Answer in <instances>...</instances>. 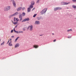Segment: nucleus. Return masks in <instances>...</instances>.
Here are the masks:
<instances>
[{
  "label": "nucleus",
  "instance_id": "f257e3e1",
  "mask_svg": "<svg viewBox=\"0 0 76 76\" xmlns=\"http://www.w3.org/2000/svg\"><path fill=\"white\" fill-rule=\"evenodd\" d=\"M10 9V6H7L4 7V11H7Z\"/></svg>",
  "mask_w": 76,
  "mask_h": 76
},
{
  "label": "nucleus",
  "instance_id": "f03ea898",
  "mask_svg": "<svg viewBox=\"0 0 76 76\" xmlns=\"http://www.w3.org/2000/svg\"><path fill=\"white\" fill-rule=\"evenodd\" d=\"M47 8H45L43 10H42V12H40L41 14V15H42L45 13L47 11Z\"/></svg>",
  "mask_w": 76,
  "mask_h": 76
},
{
  "label": "nucleus",
  "instance_id": "7ed1b4c3",
  "mask_svg": "<svg viewBox=\"0 0 76 76\" xmlns=\"http://www.w3.org/2000/svg\"><path fill=\"white\" fill-rule=\"evenodd\" d=\"M30 20V19L29 18H25L22 21V22H25L26 21H28Z\"/></svg>",
  "mask_w": 76,
  "mask_h": 76
},
{
  "label": "nucleus",
  "instance_id": "20e7f679",
  "mask_svg": "<svg viewBox=\"0 0 76 76\" xmlns=\"http://www.w3.org/2000/svg\"><path fill=\"white\" fill-rule=\"evenodd\" d=\"M18 14V12H16L14 14H13L12 15H11L9 17H10V18H11L13 16L16 15H17Z\"/></svg>",
  "mask_w": 76,
  "mask_h": 76
},
{
  "label": "nucleus",
  "instance_id": "39448f33",
  "mask_svg": "<svg viewBox=\"0 0 76 76\" xmlns=\"http://www.w3.org/2000/svg\"><path fill=\"white\" fill-rule=\"evenodd\" d=\"M29 29L30 31H32L33 30V26L32 25H31V26H28V29Z\"/></svg>",
  "mask_w": 76,
  "mask_h": 76
},
{
  "label": "nucleus",
  "instance_id": "423d86ee",
  "mask_svg": "<svg viewBox=\"0 0 76 76\" xmlns=\"http://www.w3.org/2000/svg\"><path fill=\"white\" fill-rule=\"evenodd\" d=\"M69 3H70L69 2H68V3H67L66 2H62L61 3V4L62 5H66L68 4Z\"/></svg>",
  "mask_w": 76,
  "mask_h": 76
},
{
  "label": "nucleus",
  "instance_id": "0eeeda50",
  "mask_svg": "<svg viewBox=\"0 0 76 76\" xmlns=\"http://www.w3.org/2000/svg\"><path fill=\"white\" fill-rule=\"evenodd\" d=\"M61 8L59 7H56L55 8L54 10L55 11H57L58 10H61Z\"/></svg>",
  "mask_w": 76,
  "mask_h": 76
},
{
  "label": "nucleus",
  "instance_id": "6e6552de",
  "mask_svg": "<svg viewBox=\"0 0 76 76\" xmlns=\"http://www.w3.org/2000/svg\"><path fill=\"white\" fill-rule=\"evenodd\" d=\"M13 4L14 7H16V4L14 0H13Z\"/></svg>",
  "mask_w": 76,
  "mask_h": 76
},
{
  "label": "nucleus",
  "instance_id": "1a4fd4ad",
  "mask_svg": "<svg viewBox=\"0 0 76 76\" xmlns=\"http://www.w3.org/2000/svg\"><path fill=\"white\" fill-rule=\"evenodd\" d=\"M39 45H34V47L35 48H38Z\"/></svg>",
  "mask_w": 76,
  "mask_h": 76
},
{
  "label": "nucleus",
  "instance_id": "9d476101",
  "mask_svg": "<svg viewBox=\"0 0 76 76\" xmlns=\"http://www.w3.org/2000/svg\"><path fill=\"white\" fill-rule=\"evenodd\" d=\"M35 24H40V22L39 21H36Z\"/></svg>",
  "mask_w": 76,
  "mask_h": 76
},
{
  "label": "nucleus",
  "instance_id": "9b49d317",
  "mask_svg": "<svg viewBox=\"0 0 76 76\" xmlns=\"http://www.w3.org/2000/svg\"><path fill=\"white\" fill-rule=\"evenodd\" d=\"M19 46V44L18 43L15 46V48H16L18 47Z\"/></svg>",
  "mask_w": 76,
  "mask_h": 76
},
{
  "label": "nucleus",
  "instance_id": "f8f14e48",
  "mask_svg": "<svg viewBox=\"0 0 76 76\" xmlns=\"http://www.w3.org/2000/svg\"><path fill=\"white\" fill-rule=\"evenodd\" d=\"M21 9H22V8H21V7H20L18 8V9H17V10L18 11H19L21 10Z\"/></svg>",
  "mask_w": 76,
  "mask_h": 76
},
{
  "label": "nucleus",
  "instance_id": "ddd939ff",
  "mask_svg": "<svg viewBox=\"0 0 76 76\" xmlns=\"http://www.w3.org/2000/svg\"><path fill=\"white\" fill-rule=\"evenodd\" d=\"M33 6L32 5V4H31L29 8H31V9H32V8H33Z\"/></svg>",
  "mask_w": 76,
  "mask_h": 76
},
{
  "label": "nucleus",
  "instance_id": "4468645a",
  "mask_svg": "<svg viewBox=\"0 0 76 76\" xmlns=\"http://www.w3.org/2000/svg\"><path fill=\"white\" fill-rule=\"evenodd\" d=\"M9 45L10 46H12V42L11 41L9 44Z\"/></svg>",
  "mask_w": 76,
  "mask_h": 76
},
{
  "label": "nucleus",
  "instance_id": "2eb2a0df",
  "mask_svg": "<svg viewBox=\"0 0 76 76\" xmlns=\"http://www.w3.org/2000/svg\"><path fill=\"white\" fill-rule=\"evenodd\" d=\"M31 10L30 8H29V7L28 8V12H30Z\"/></svg>",
  "mask_w": 76,
  "mask_h": 76
},
{
  "label": "nucleus",
  "instance_id": "dca6fc26",
  "mask_svg": "<svg viewBox=\"0 0 76 76\" xmlns=\"http://www.w3.org/2000/svg\"><path fill=\"white\" fill-rule=\"evenodd\" d=\"M19 18H22V15L21 14H20L19 15Z\"/></svg>",
  "mask_w": 76,
  "mask_h": 76
},
{
  "label": "nucleus",
  "instance_id": "f3484780",
  "mask_svg": "<svg viewBox=\"0 0 76 76\" xmlns=\"http://www.w3.org/2000/svg\"><path fill=\"white\" fill-rule=\"evenodd\" d=\"M31 4L32 5H34V1H32Z\"/></svg>",
  "mask_w": 76,
  "mask_h": 76
},
{
  "label": "nucleus",
  "instance_id": "a211bd4d",
  "mask_svg": "<svg viewBox=\"0 0 76 76\" xmlns=\"http://www.w3.org/2000/svg\"><path fill=\"white\" fill-rule=\"evenodd\" d=\"M25 15H26V14H25V12H23V13L22 14V15L23 17L25 16Z\"/></svg>",
  "mask_w": 76,
  "mask_h": 76
},
{
  "label": "nucleus",
  "instance_id": "6ab92c4d",
  "mask_svg": "<svg viewBox=\"0 0 76 76\" xmlns=\"http://www.w3.org/2000/svg\"><path fill=\"white\" fill-rule=\"evenodd\" d=\"M14 31L17 34H18V31H16L15 30V28H14Z\"/></svg>",
  "mask_w": 76,
  "mask_h": 76
},
{
  "label": "nucleus",
  "instance_id": "aec40b11",
  "mask_svg": "<svg viewBox=\"0 0 76 76\" xmlns=\"http://www.w3.org/2000/svg\"><path fill=\"white\" fill-rule=\"evenodd\" d=\"M19 38V37H18L16 38V39L15 40V42H16V41L18 40V39Z\"/></svg>",
  "mask_w": 76,
  "mask_h": 76
},
{
  "label": "nucleus",
  "instance_id": "412c9836",
  "mask_svg": "<svg viewBox=\"0 0 76 76\" xmlns=\"http://www.w3.org/2000/svg\"><path fill=\"white\" fill-rule=\"evenodd\" d=\"M18 23L17 22H13V23L14 25H16Z\"/></svg>",
  "mask_w": 76,
  "mask_h": 76
},
{
  "label": "nucleus",
  "instance_id": "4be33fe9",
  "mask_svg": "<svg viewBox=\"0 0 76 76\" xmlns=\"http://www.w3.org/2000/svg\"><path fill=\"white\" fill-rule=\"evenodd\" d=\"M72 7L74 8H76V6L75 5H72Z\"/></svg>",
  "mask_w": 76,
  "mask_h": 76
},
{
  "label": "nucleus",
  "instance_id": "5701e85b",
  "mask_svg": "<svg viewBox=\"0 0 76 76\" xmlns=\"http://www.w3.org/2000/svg\"><path fill=\"white\" fill-rule=\"evenodd\" d=\"M72 31V30L71 29L67 30V31L68 32H69L70 31Z\"/></svg>",
  "mask_w": 76,
  "mask_h": 76
},
{
  "label": "nucleus",
  "instance_id": "b1692460",
  "mask_svg": "<svg viewBox=\"0 0 76 76\" xmlns=\"http://www.w3.org/2000/svg\"><path fill=\"white\" fill-rule=\"evenodd\" d=\"M19 18L20 21H21L23 20L22 18Z\"/></svg>",
  "mask_w": 76,
  "mask_h": 76
},
{
  "label": "nucleus",
  "instance_id": "393cba45",
  "mask_svg": "<svg viewBox=\"0 0 76 76\" xmlns=\"http://www.w3.org/2000/svg\"><path fill=\"white\" fill-rule=\"evenodd\" d=\"M4 42H3V43H2L1 44V45H4Z\"/></svg>",
  "mask_w": 76,
  "mask_h": 76
},
{
  "label": "nucleus",
  "instance_id": "a878e982",
  "mask_svg": "<svg viewBox=\"0 0 76 76\" xmlns=\"http://www.w3.org/2000/svg\"><path fill=\"white\" fill-rule=\"evenodd\" d=\"M16 20L17 21V22H18V21H19V19H18V18H16Z\"/></svg>",
  "mask_w": 76,
  "mask_h": 76
},
{
  "label": "nucleus",
  "instance_id": "bb28decb",
  "mask_svg": "<svg viewBox=\"0 0 76 76\" xmlns=\"http://www.w3.org/2000/svg\"><path fill=\"white\" fill-rule=\"evenodd\" d=\"M23 33V32L22 31H19V32L18 31V33Z\"/></svg>",
  "mask_w": 76,
  "mask_h": 76
},
{
  "label": "nucleus",
  "instance_id": "cd10ccee",
  "mask_svg": "<svg viewBox=\"0 0 76 76\" xmlns=\"http://www.w3.org/2000/svg\"><path fill=\"white\" fill-rule=\"evenodd\" d=\"M37 14H35L33 16V17H35L37 15Z\"/></svg>",
  "mask_w": 76,
  "mask_h": 76
},
{
  "label": "nucleus",
  "instance_id": "c85d7f7f",
  "mask_svg": "<svg viewBox=\"0 0 76 76\" xmlns=\"http://www.w3.org/2000/svg\"><path fill=\"white\" fill-rule=\"evenodd\" d=\"M37 19L38 20H40L41 19V18H39V17H38L37 18Z\"/></svg>",
  "mask_w": 76,
  "mask_h": 76
},
{
  "label": "nucleus",
  "instance_id": "c756f323",
  "mask_svg": "<svg viewBox=\"0 0 76 76\" xmlns=\"http://www.w3.org/2000/svg\"><path fill=\"white\" fill-rule=\"evenodd\" d=\"M23 30L24 31H25L26 30V28H23Z\"/></svg>",
  "mask_w": 76,
  "mask_h": 76
},
{
  "label": "nucleus",
  "instance_id": "7c9ffc66",
  "mask_svg": "<svg viewBox=\"0 0 76 76\" xmlns=\"http://www.w3.org/2000/svg\"><path fill=\"white\" fill-rule=\"evenodd\" d=\"M16 20V18H14V21L15 22Z\"/></svg>",
  "mask_w": 76,
  "mask_h": 76
},
{
  "label": "nucleus",
  "instance_id": "2f4dec72",
  "mask_svg": "<svg viewBox=\"0 0 76 76\" xmlns=\"http://www.w3.org/2000/svg\"><path fill=\"white\" fill-rule=\"evenodd\" d=\"M72 1L74 2H76V0H72Z\"/></svg>",
  "mask_w": 76,
  "mask_h": 76
},
{
  "label": "nucleus",
  "instance_id": "473e14b6",
  "mask_svg": "<svg viewBox=\"0 0 76 76\" xmlns=\"http://www.w3.org/2000/svg\"><path fill=\"white\" fill-rule=\"evenodd\" d=\"M25 8L24 7L22 8V10H24L25 9Z\"/></svg>",
  "mask_w": 76,
  "mask_h": 76
},
{
  "label": "nucleus",
  "instance_id": "72a5a7b5",
  "mask_svg": "<svg viewBox=\"0 0 76 76\" xmlns=\"http://www.w3.org/2000/svg\"><path fill=\"white\" fill-rule=\"evenodd\" d=\"M39 3V1H37V3Z\"/></svg>",
  "mask_w": 76,
  "mask_h": 76
},
{
  "label": "nucleus",
  "instance_id": "f704fd0d",
  "mask_svg": "<svg viewBox=\"0 0 76 76\" xmlns=\"http://www.w3.org/2000/svg\"><path fill=\"white\" fill-rule=\"evenodd\" d=\"M56 41V39H55L53 40L54 42H55Z\"/></svg>",
  "mask_w": 76,
  "mask_h": 76
},
{
  "label": "nucleus",
  "instance_id": "c9c22d12",
  "mask_svg": "<svg viewBox=\"0 0 76 76\" xmlns=\"http://www.w3.org/2000/svg\"><path fill=\"white\" fill-rule=\"evenodd\" d=\"M13 30H12V31H11V33H13Z\"/></svg>",
  "mask_w": 76,
  "mask_h": 76
},
{
  "label": "nucleus",
  "instance_id": "e433bc0d",
  "mask_svg": "<svg viewBox=\"0 0 76 76\" xmlns=\"http://www.w3.org/2000/svg\"><path fill=\"white\" fill-rule=\"evenodd\" d=\"M35 8H34L33 9V10H32V11H33L34 10H35Z\"/></svg>",
  "mask_w": 76,
  "mask_h": 76
},
{
  "label": "nucleus",
  "instance_id": "4c0bfd02",
  "mask_svg": "<svg viewBox=\"0 0 76 76\" xmlns=\"http://www.w3.org/2000/svg\"><path fill=\"white\" fill-rule=\"evenodd\" d=\"M9 41H10V40H9V39L8 41V42L7 43V44H8V43L9 42Z\"/></svg>",
  "mask_w": 76,
  "mask_h": 76
},
{
  "label": "nucleus",
  "instance_id": "58836bf2",
  "mask_svg": "<svg viewBox=\"0 0 76 76\" xmlns=\"http://www.w3.org/2000/svg\"><path fill=\"white\" fill-rule=\"evenodd\" d=\"M14 36H12V38H14Z\"/></svg>",
  "mask_w": 76,
  "mask_h": 76
},
{
  "label": "nucleus",
  "instance_id": "ea45409f",
  "mask_svg": "<svg viewBox=\"0 0 76 76\" xmlns=\"http://www.w3.org/2000/svg\"><path fill=\"white\" fill-rule=\"evenodd\" d=\"M17 25L16 26H15V28H17Z\"/></svg>",
  "mask_w": 76,
  "mask_h": 76
},
{
  "label": "nucleus",
  "instance_id": "a19ab883",
  "mask_svg": "<svg viewBox=\"0 0 76 76\" xmlns=\"http://www.w3.org/2000/svg\"><path fill=\"white\" fill-rule=\"evenodd\" d=\"M11 40H12V39H11H11H10V40L11 41Z\"/></svg>",
  "mask_w": 76,
  "mask_h": 76
},
{
  "label": "nucleus",
  "instance_id": "79ce46f5",
  "mask_svg": "<svg viewBox=\"0 0 76 76\" xmlns=\"http://www.w3.org/2000/svg\"><path fill=\"white\" fill-rule=\"evenodd\" d=\"M52 34L53 35H54V34H53V33Z\"/></svg>",
  "mask_w": 76,
  "mask_h": 76
},
{
  "label": "nucleus",
  "instance_id": "37998d69",
  "mask_svg": "<svg viewBox=\"0 0 76 76\" xmlns=\"http://www.w3.org/2000/svg\"><path fill=\"white\" fill-rule=\"evenodd\" d=\"M68 38H69V37H68Z\"/></svg>",
  "mask_w": 76,
  "mask_h": 76
},
{
  "label": "nucleus",
  "instance_id": "c03bdc74",
  "mask_svg": "<svg viewBox=\"0 0 76 76\" xmlns=\"http://www.w3.org/2000/svg\"><path fill=\"white\" fill-rule=\"evenodd\" d=\"M1 41V39H0V42Z\"/></svg>",
  "mask_w": 76,
  "mask_h": 76
},
{
  "label": "nucleus",
  "instance_id": "a18cd8bd",
  "mask_svg": "<svg viewBox=\"0 0 76 76\" xmlns=\"http://www.w3.org/2000/svg\"><path fill=\"white\" fill-rule=\"evenodd\" d=\"M38 1H40V0H38Z\"/></svg>",
  "mask_w": 76,
  "mask_h": 76
},
{
  "label": "nucleus",
  "instance_id": "49530a36",
  "mask_svg": "<svg viewBox=\"0 0 76 76\" xmlns=\"http://www.w3.org/2000/svg\"><path fill=\"white\" fill-rule=\"evenodd\" d=\"M40 36H42V35H40Z\"/></svg>",
  "mask_w": 76,
  "mask_h": 76
},
{
  "label": "nucleus",
  "instance_id": "de8ad7c7",
  "mask_svg": "<svg viewBox=\"0 0 76 76\" xmlns=\"http://www.w3.org/2000/svg\"><path fill=\"white\" fill-rule=\"evenodd\" d=\"M75 19H76V18H75Z\"/></svg>",
  "mask_w": 76,
  "mask_h": 76
}]
</instances>
